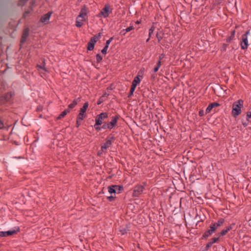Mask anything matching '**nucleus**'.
Returning a JSON list of instances; mask_svg holds the SVG:
<instances>
[{"instance_id":"nucleus-47","label":"nucleus","mask_w":251,"mask_h":251,"mask_svg":"<svg viewBox=\"0 0 251 251\" xmlns=\"http://www.w3.org/2000/svg\"><path fill=\"white\" fill-rule=\"evenodd\" d=\"M212 245V244L209 242H208V243L207 244V245H206V248L207 249H208V248H209V247H210Z\"/></svg>"},{"instance_id":"nucleus-21","label":"nucleus","mask_w":251,"mask_h":251,"mask_svg":"<svg viewBox=\"0 0 251 251\" xmlns=\"http://www.w3.org/2000/svg\"><path fill=\"white\" fill-rule=\"evenodd\" d=\"M114 188L116 189V192H118V193H120V192L123 190V187L120 185H114Z\"/></svg>"},{"instance_id":"nucleus-24","label":"nucleus","mask_w":251,"mask_h":251,"mask_svg":"<svg viewBox=\"0 0 251 251\" xmlns=\"http://www.w3.org/2000/svg\"><path fill=\"white\" fill-rule=\"evenodd\" d=\"M95 45L94 44H92V43H90L88 42V46H87V50H94Z\"/></svg>"},{"instance_id":"nucleus-13","label":"nucleus","mask_w":251,"mask_h":251,"mask_svg":"<svg viewBox=\"0 0 251 251\" xmlns=\"http://www.w3.org/2000/svg\"><path fill=\"white\" fill-rule=\"evenodd\" d=\"M69 112L70 110L69 109H65L59 115V116L57 118V120H60L62 118L64 117L67 114V113Z\"/></svg>"},{"instance_id":"nucleus-36","label":"nucleus","mask_w":251,"mask_h":251,"mask_svg":"<svg viewBox=\"0 0 251 251\" xmlns=\"http://www.w3.org/2000/svg\"><path fill=\"white\" fill-rule=\"evenodd\" d=\"M233 38H233V37H232V36H230L229 37H228V38L226 39V42H227V43H229V42H231V41L232 40H233Z\"/></svg>"},{"instance_id":"nucleus-56","label":"nucleus","mask_w":251,"mask_h":251,"mask_svg":"<svg viewBox=\"0 0 251 251\" xmlns=\"http://www.w3.org/2000/svg\"><path fill=\"white\" fill-rule=\"evenodd\" d=\"M37 110H41V108H37Z\"/></svg>"},{"instance_id":"nucleus-9","label":"nucleus","mask_w":251,"mask_h":251,"mask_svg":"<svg viewBox=\"0 0 251 251\" xmlns=\"http://www.w3.org/2000/svg\"><path fill=\"white\" fill-rule=\"evenodd\" d=\"M119 119V116H113L112 118V120L108 123L109 126H108V129H111L114 128L117 125L118 120Z\"/></svg>"},{"instance_id":"nucleus-41","label":"nucleus","mask_w":251,"mask_h":251,"mask_svg":"<svg viewBox=\"0 0 251 251\" xmlns=\"http://www.w3.org/2000/svg\"><path fill=\"white\" fill-rule=\"evenodd\" d=\"M34 3H35V1L33 0H31L30 1V7L31 9H32V7L33 6V5L34 4Z\"/></svg>"},{"instance_id":"nucleus-51","label":"nucleus","mask_w":251,"mask_h":251,"mask_svg":"<svg viewBox=\"0 0 251 251\" xmlns=\"http://www.w3.org/2000/svg\"><path fill=\"white\" fill-rule=\"evenodd\" d=\"M3 127V125L2 123L1 122V121L0 120V129L2 128Z\"/></svg>"},{"instance_id":"nucleus-52","label":"nucleus","mask_w":251,"mask_h":251,"mask_svg":"<svg viewBox=\"0 0 251 251\" xmlns=\"http://www.w3.org/2000/svg\"><path fill=\"white\" fill-rule=\"evenodd\" d=\"M133 92H131L130 91V93H129V94L128 95V97H131V96L133 95Z\"/></svg>"},{"instance_id":"nucleus-42","label":"nucleus","mask_w":251,"mask_h":251,"mask_svg":"<svg viewBox=\"0 0 251 251\" xmlns=\"http://www.w3.org/2000/svg\"><path fill=\"white\" fill-rule=\"evenodd\" d=\"M164 57V54H161L159 57V60L158 61H161V60L163 59V58Z\"/></svg>"},{"instance_id":"nucleus-2","label":"nucleus","mask_w":251,"mask_h":251,"mask_svg":"<svg viewBox=\"0 0 251 251\" xmlns=\"http://www.w3.org/2000/svg\"><path fill=\"white\" fill-rule=\"evenodd\" d=\"M112 12V9L109 4H105L104 7L101 9L100 12L97 15L98 17L107 18L109 16L110 13Z\"/></svg>"},{"instance_id":"nucleus-16","label":"nucleus","mask_w":251,"mask_h":251,"mask_svg":"<svg viewBox=\"0 0 251 251\" xmlns=\"http://www.w3.org/2000/svg\"><path fill=\"white\" fill-rule=\"evenodd\" d=\"M88 102H85L82 108H80V112L82 113H85L87 108L88 107Z\"/></svg>"},{"instance_id":"nucleus-49","label":"nucleus","mask_w":251,"mask_h":251,"mask_svg":"<svg viewBox=\"0 0 251 251\" xmlns=\"http://www.w3.org/2000/svg\"><path fill=\"white\" fill-rule=\"evenodd\" d=\"M156 66L157 67H158L159 68H160V67L161 66V61H158L157 63V65Z\"/></svg>"},{"instance_id":"nucleus-28","label":"nucleus","mask_w":251,"mask_h":251,"mask_svg":"<svg viewBox=\"0 0 251 251\" xmlns=\"http://www.w3.org/2000/svg\"><path fill=\"white\" fill-rule=\"evenodd\" d=\"M102 59V57L100 54H98L96 55V60L98 63L100 62Z\"/></svg>"},{"instance_id":"nucleus-58","label":"nucleus","mask_w":251,"mask_h":251,"mask_svg":"<svg viewBox=\"0 0 251 251\" xmlns=\"http://www.w3.org/2000/svg\"><path fill=\"white\" fill-rule=\"evenodd\" d=\"M224 46L225 47V48L226 47V45L225 44L224 45Z\"/></svg>"},{"instance_id":"nucleus-32","label":"nucleus","mask_w":251,"mask_h":251,"mask_svg":"<svg viewBox=\"0 0 251 251\" xmlns=\"http://www.w3.org/2000/svg\"><path fill=\"white\" fill-rule=\"evenodd\" d=\"M112 40H113V38L111 37L109 40H107L106 42L105 46H107V47H108L110 43H111V42L112 41Z\"/></svg>"},{"instance_id":"nucleus-48","label":"nucleus","mask_w":251,"mask_h":251,"mask_svg":"<svg viewBox=\"0 0 251 251\" xmlns=\"http://www.w3.org/2000/svg\"><path fill=\"white\" fill-rule=\"evenodd\" d=\"M235 31L234 30L232 31L230 36L234 38V36H235Z\"/></svg>"},{"instance_id":"nucleus-7","label":"nucleus","mask_w":251,"mask_h":251,"mask_svg":"<svg viewBox=\"0 0 251 251\" xmlns=\"http://www.w3.org/2000/svg\"><path fill=\"white\" fill-rule=\"evenodd\" d=\"M52 14V12H49L48 13L42 16L40 20V22L44 24H48L49 23Z\"/></svg>"},{"instance_id":"nucleus-30","label":"nucleus","mask_w":251,"mask_h":251,"mask_svg":"<svg viewBox=\"0 0 251 251\" xmlns=\"http://www.w3.org/2000/svg\"><path fill=\"white\" fill-rule=\"evenodd\" d=\"M219 240V238H212L210 242L213 245L214 243H216Z\"/></svg>"},{"instance_id":"nucleus-50","label":"nucleus","mask_w":251,"mask_h":251,"mask_svg":"<svg viewBox=\"0 0 251 251\" xmlns=\"http://www.w3.org/2000/svg\"><path fill=\"white\" fill-rule=\"evenodd\" d=\"M79 121V120L77 119V121H76V126L77 127H78L79 126V125H80V124Z\"/></svg>"},{"instance_id":"nucleus-39","label":"nucleus","mask_w":251,"mask_h":251,"mask_svg":"<svg viewBox=\"0 0 251 251\" xmlns=\"http://www.w3.org/2000/svg\"><path fill=\"white\" fill-rule=\"evenodd\" d=\"M231 229H232V226H228L226 227V229H225V231H226V233H227Z\"/></svg>"},{"instance_id":"nucleus-20","label":"nucleus","mask_w":251,"mask_h":251,"mask_svg":"<svg viewBox=\"0 0 251 251\" xmlns=\"http://www.w3.org/2000/svg\"><path fill=\"white\" fill-rule=\"evenodd\" d=\"M108 192L109 193H115L116 192V189L114 188V185L108 187Z\"/></svg>"},{"instance_id":"nucleus-40","label":"nucleus","mask_w":251,"mask_h":251,"mask_svg":"<svg viewBox=\"0 0 251 251\" xmlns=\"http://www.w3.org/2000/svg\"><path fill=\"white\" fill-rule=\"evenodd\" d=\"M127 32H126V29H123L121 31L120 34L125 36Z\"/></svg>"},{"instance_id":"nucleus-4","label":"nucleus","mask_w":251,"mask_h":251,"mask_svg":"<svg viewBox=\"0 0 251 251\" xmlns=\"http://www.w3.org/2000/svg\"><path fill=\"white\" fill-rule=\"evenodd\" d=\"M250 34V31H247L242 36V41L241 42V47L243 50H246L248 47V35Z\"/></svg>"},{"instance_id":"nucleus-23","label":"nucleus","mask_w":251,"mask_h":251,"mask_svg":"<svg viewBox=\"0 0 251 251\" xmlns=\"http://www.w3.org/2000/svg\"><path fill=\"white\" fill-rule=\"evenodd\" d=\"M85 117V114L84 113H82L81 112H79L78 117L77 119L81 121Z\"/></svg>"},{"instance_id":"nucleus-46","label":"nucleus","mask_w":251,"mask_h":251,"mask_svg":"<svg viewBox=\"0 0 251 251\" xmlns=\"http://www.w3.org/2000/svg\"><path fill=\"white\" fill-rule=\"evenodd\" d=\"M29 13H30V11H25L24 14V17H26Z\"/></svg>"},{"instance_id":"nucleus-10","label":"nucleus","mask_w":251,"mask_h":251,"mask_svg":"<svg viewBox=\"0 0 251 251\" xmlns=\"http://www.w3.org/2000/svg\"><path fill=\"white\" fill-rule=\"evenodd\" d=\"M29 34V29L26 28L24 29L23 35L21 40V43L23 44L25 43L27 37H28Z\"/></svg>"},{"instance_id":"nucleus-55","label":"nucleus","mask_w":251,"mask_h":251,"mask_svg":"<svg viewBox=\"0 0 251 251\" xmlns=\"http://www.w3.org/2000/svg\"><path fill=\"white\" fill-rule=\"evenodd\" d=\"M150 38H149H149L147 39L146 42H149V40H150Z\"/></svg>"},{"instance_id":"nucleus-1","label":"nucleus","mask_w":251,"mask_h":251,"mask_svg":"<svg viewBox=\"0 0 251 251\" xmlns=\"http://www.w3.org/2000/svg\"><path fill=\"white\" fill-rule=\"evenodd\" d=\"M243 100H239L233 104L232 114L233 117H236L241 113V107L243 106Z\"/></svg>"},{"instance_id":"nucleus-57","label":"nucleus","mask_w":251,"mask_h":251,"mask_svg":"<svg viewBox=\"0 0 251 251\" xmlns=\"http://www.w3.org/2000/svg\"><path fill=\"white\" fill-rule=\"evenodd\" d=\"M199 114H200V115L201 116V115H202V113H201V112H200V113H199Z\"/></svg>"},{"instance_id":"nucleus-25","label":"nucleus","mask_w":251,"mask_h":251,"mask_svg":"<svg viewBox=\"0 0 251 251\" xmlns=\"http://www.w3.org/2000/svg\"><path fill=\"white\" fill-rule=\"evenodd\" d=\"M154 29H155V27L153 26H152L151 27V28L149 29V38H151V35L152 34Z\"/></svg>"},{"instance_id":"nucleus-60","label":"nucleus","mask_w":251,"mask_h":251,"mask_svg":"<svg viewBox=\"0 0 251 251\" xmlns=\"http://www.w3.org/2000/svg\"><path fill=\"white\" fill-rule=\"evenodd\" d=\"M125 232H122V234H124Z\"/></svg>"},{"instance_id":"nucleus-31","label":"nucleus","mask_w":251,"mask_h":251,"mask_svg":"<svg viewBox=\"0 0 251 251\" xmlns=\"http://www.w3.org/2000/svg\"><path fill=\"white\" fill-rule=\"evenodd\" d=\"M108 47L107 46H105L104 48L101 50V52L103 54H106L107 52V50L108 49Z\"/></svg>"},{"instance_id":"nucleus-6","label":"nucleus","mask_w":251,"mask_h":251,"mask_svg":"<svg viewBox=\"0 0 251 251\" xmlns=\"http://www.w3.org/2000/svg\"><path fill=\"white\" fill-rule=\"evenodd\" d=\"M88 13V8L84 5L81 9L80 12L77 17L79 19H84V20H86V15Z\"/></svg>"},{"instance_id":"nucleus-44","label":"nucleus","mask_w":251,"mask_h":251,"mask_svg":"<svg viewBox=\"0 0 251 251\" xmlns=\"http://www.w3.org/2000/svg\"><path fill=\"white\" fill-rule=\"evenodd\" d=\"M114 199V197L112 196H109L107 197V199L109 200L110 201H112Z\"/></svg>"},{"instance_id":"nucleus-53","label":"nucleus","mask_w":251,"mask_h":251,"mask_svg":"<svg viewBox=\"0 0 251 251\" xmlns=\"http://www.w3.org/2000/svg\"><path fill=\"white\" fill-rule=\"evenodd\" d=\"M95 128L97 130H99L100 129V127H96Z\"/></svg>"},{"instance_id":"nucleus-15","label":"nucleus","mask_w":251,"mask_h":251,"mask_svg":"<svg viewBox=\"0 0 251 251\" xmlns=\"http://www.w3.org/2000/svg\"><path fill=\"white\" fill-rule=\"evenodd\" d=\"M141 81L140 79L138 76H136L132 82V85L136 87L138 84L140 83Z\"/></svg>"},{"instance_id":"nucleus-29","label":"nucleus","mask_w":251,"mask_h":251,"mask_svg":"<svg viewBox=\"0 0 251 251\" xmlns=\"http://www.w3.org/2000/svg\"><path fill=\"white\" fill-rule=\"evenodd\" d=\"M97 40H96V38H94V37H92L89 43H92V44L95 45L96 43L97 42Z\"/></svg>"},{"instance_id":"nucleus-22","label":"nucleus","mask_w":251,"mask_h":251,"mask_svg":"<svg viewBox=\"0 0 251 251\" xmlns=\"http://www.w3.org/2000/svg\"><path fill=\"white\" fill-rule=\"evenodd\" d=\"M217 228H218L214 224H212L210 226V229L211 230V231H212L213 233L215 232Z\"/></svg>"},{"instance_id":"nucleus-14","label":"nucleus","mask_w":251,"mask_h":251,"mask_svg":"<svg viewBox=\"0 0 251 251\" xmlns=\"http://www.w3.org/2000/svg\"><path fill=\"white\" fill-rule=\"evenodd\" d=\"M85 21L84 19H79L78 18H76V26L78 27H80L82 26L83 24V22Z\"/></svg>"},{"instance_id":"nucleus-18","label":"nucleus","mask_w":251,"mask_h":251,"mask_svg":"<svg viewBox=\"0 0 251 251\" xmlns=\"http://www.w3.org/2000/svg\"><path fill=\"white\" fill-rule=\"evenodd\" d=\"M224 222V220L223 219H221L218 221L217 223H214V224L219 228L221 226H222Z\"/></svg>"},{"instance_id":"nucleus-54","label":"nucleus","mask_w":251,"mask_h":251,"mask_svg":"<svg viewBox=\"0 0 251 251\" xmlns=\"http://www.w3.org/2000/svg\"><path fill=\"white\" fill-rule=\"evenodd\" d=\"M101 103V101H100V100H99V101H98V102H97V104H98V105L100 104Z\"/></svg>"},{"instance_id":"nucleus-43","label":"nucleus","mask_w":251,"mask_h":251,"mask_svg":"<svg viewBox=\"0 0 251 251\" xmlns=\"http://www.w3.org/2000/svg\"><path fill=\"white\" fill-rule=\"evenodd\" d=\"M159 69V68L158 67H157V66H155V67L154 68V69H153V72H154V73L157 72L158 71Z\"/></svg>"},{"instance_id":"nucleus-27","label":"nucleus","mask_w":251,"mask_h":251,"mask_svg":"<svg viewBox=\"0 0 251 251\" xmlns=\"http://www.w3.org/2000/svg\"><path fill=\"white\" fill-rule=\"evenodd\" d=\"M247 120L248 122H251V112L249 111L247 113Z\"/></svg>"},{"instance_id":"nucleus-19","label":"nucleus","mask_w":251,"mask_h":251,"mask_svg":"<svg viewBox=\"0 0 251 251\" xmlns=\"http://www.w3.org/2000/svg\"><path fill=\"white\" fill-rule=\"evenodd\" d=\"M77 102L76 100H74L72 103L70 104L68 106V109L70 110V109H72L75 106V105L77 104Z\"/></svg>"},{"instance_id":"nucleus-3","label":"nucleus","mask_w":251,"mask_h":251,"mask_svg":"<svg viewBox=\"0 0 251 251\" xmlns=\"http://www.w3.org/2000/svg\"><path fill=\"white\" fill-rule=\"evenodd\" d=\"M108 117V114L106 112H102L98 115L95 119V125L100 126L102 124V121Z\"/></svg>"},{"instance_id":"nucleus-35","label":"nucleus","mask_w":251,"mask_h":251,"mask_svg":"<svg viewBox=\"0 0 251 251\" xmlns=\"http://www.w3.org/2000/svg\"><path fill=\"white\" fill-rule=\"evenodd\" d=\"M37 67L38 68V70H40V69H43L45 71H47V70L46 69V68L44 67H42V66L41 65H37Z\"/></svg>"},{"instance_id":"nucleus-8","label":"nucleus","mask_w":251,"mask_h":251,"mask_svg":"<svg viewBox=\"0 0 251 251\" xmlns=\"http://www.w3.org/2000/svg\"><path fill=\"white\" fill-rule=\"evenodd\" d=\"M111 139H114V138L113 137H111L110 138H107L106 139L105 143L103 145L101 146V150L103 152L105 151L111 145Z\"/></svg>"},{"instance_id":"nucleus-5","label":"nucleus","mask_w":251,"mask_h":251,"mask_svg":"<svg viewBox=\"0 0 251 251\" xmlns=\"http://www.w3.org/2000/svg\"><path fill=\"white\" fill-rule=\"evenodd\" d=\"M144 189V187L141 185L136 186L133 189L132 196L135 197L139 196L143 192Z\"/></svg>"},{"instance_id":"nucleus-17","label":"nucleus","mask_w":251,"mask_h":251,"mask_svg":"<svg viewBox=\"0 0 251 251\" xmlns=\"http://www.w3.org/2000/svg\"><path fill=\"white\" fill-rule=\"evenodd\" d=\"M214 233L212 231H211V230L209 229L206 231L203 235V237L204 238H206L208 237L209 236Z\"/></svg>"},{"instance_id":"nucleus-34","label":"nucleus","mask_w":251,"mask_h":251,"mask_svg":"<svg viewBox=\"0 0 251 251\" xmlns=\"http://www.w3.org/2000/svg\"><path fill=\"white\" fill-rule=\"evenodd\" d=\"M94 38H96V40L98 41L101 37V33H99L97 35L93 36Z\"/></svg>"},{"instance_id":"nucleus-12","label":"nucleus","mask_w":251,"mask_h":251,"mask_svg":"<svg viewBox=\"0 0 251 251\" xmlns=\"http://www.w3.org/2000/svg\"><path fill=\"white\" fill-rule=\"evenodd\" d=\"M16 232L15 230H10L7 231H0V237H5L11 235Z\"/></svg>"},{"instance_id":"nucleus-38","label":"nucleus","mask_w":251,"mask_h":251,"mask_svg":"<svg viewBox=\"0 0 251 251\" xmlns=\"http://www.w3.org/2000/svg\"><path fill=\"white\" fill-rule=\"evenodd\" d=\"M226 233H226V231H225V229H223V230H222L221 231V232H220V234L221 236H224V235H225Z\"/></svg>"},{"instance_id":"nucleus-26","label":"nucleus","mask_w":251,"mask_h":251,"mask_svg":"<svg viewBox=\"0 0 251 251\" xmlns=\"http://www.w3.org/2000/svg\"><path fill=\"white\" fill-rule=\"evenodd\" d=\"M158 42H159L163 38V36L161 33L157 32L156 34Z\"/></svg>"},{"instance_id":"nucleus-33","label":"nucleus","mask_w":251,"mask_h":251,"mask_svg":"<svg viewBox=\"0 0 251 251\" xmlns=\"http://www.w3.org/2000/svg\"><path fill=\"white\" fill-rule=\"evenodd\" d=\"M134 29V27L133 26H130L129 27H128L127 28H126V32H129L130 31H131V30L133 29Z\"/></svg>"},{"instance_id":"nucleus-59","label":"nucleus","mask_w":251,"mask_h":251,"mask_svg":"<svg viewBox=\"0 0 251 251\" xmlns=\"http://www.w3.org/2000/svg\"><path fill=\"white\" fill-rule=\"evenodd\" d=\"M19 228L18 229L17 228V229H16L17 232L19 230Z\"/></svg>"},{"instance_id":"nucleus-37","label":"nucleus","mask_w":251,"mask_h":251,"mask_svg":"<svg viewBox=\"0 0 251 251\" xmlns=\"http://www.w3.org/2000/svg\"><path fill=\"white\" fill-rule=\"evenodd\" d=\"M108 126H109L108 124H104L102 126V128L104 129H108Z\"/></svg>"},{"instance_id":"nucleus-45","label":"nucleus","mask_w":251,"mask_h":251,"mask_svg":"<svg viewBox=\"0 0 251 251\" xmlns=\"http://www.w3.org/2000/svg\"><path fill=\"white\" fill-rule=\"evenodd\" d=\"M135 88H136V87H135V86H134L133 85H131V87L130 88V91H131V92H134V91H135Z\"/></svg>"},{"instance_id":"nucleus-11","label":"nucleus","mask_w":251,"mask_h":251,"mask_svg":"<svg viewBox=\"0 0 251 251\" xmlns=\"http://www.w3.org/2000/svg\"><path fill=\"white\" fill-rule=\"evenodd\" d=\"M219 105H220L219 103H218L217 102H213V103L210 104L206 109V110H205L206 113H210V111H211V110L213 108H214L215 107L219 106Z\"/></svg>"}]
</instances>
